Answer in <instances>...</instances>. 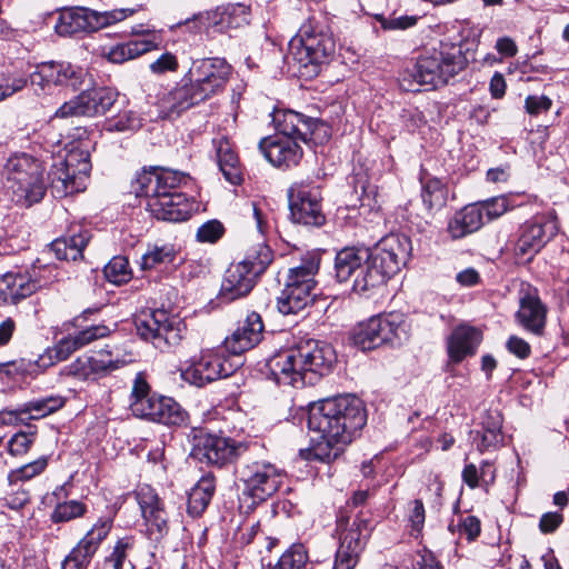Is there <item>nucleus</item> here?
<instances>
[{"instance_id": "obj_51", "label": "nucleus", "mask_w": 569, "mask_h": 569, "mask_svg": "<svg viewBox=\"0 0 569 569\" xmlns=\"http://www.w3.org/2000/svg\"><path fill=\"white\" fill-rule=\"evenodd\" d=\"M271 569H310L305 547L302 545H293Z\"/></svg>"}, {"instance_id": "obj_62", "label": "nucleus", "mask_w": 569, "mask_h": 569, "mask_svg": "<svg viewBox=\"0 0 569 569\" xmlns=\"http://www.w3.org/2000/svg\"><path fill=\"white\" fill-rule=\"evenodd\" d=\"M552 101L547 96H528L525 100V109L531 116H538L549 111Z\"/></svg>"}, {"instance_id": "obj_56", "label": "nucleus", "mask_w": 569, "mask_h": 569, "mask_svg": "<svg viewBox=\"0 0 569 569\" xmlns=\"http://www.w3.org/2000/svg\"><path fill=\"white\" fill-rule=\"evenodd\" d=\"M109 333H110V329L107 326L96 325V326L88 327L83 330H80V331L73 333L72 336H73L76 342L78 343L79 348L81 349L98 339L109 336Z\"/></svg>"}, {"instance_id": "obj_35", "label": "nucleus", "mask_w": 569, "mask_h": 569, "mask_svg": "<svg viewBox=\"0 0 569 569\" xmlns=\"http://www.w3.org/2000/svg\"><path fill=\"white\" fill-rule=\"evenodd\" d=\"M482 429L471 431L472 442L480 452L497 449L503 441L502 417L498 411H489L482 419Z\"/></svg>"}, {"instance_id": "obj_9", "label": "nucleus", "mask_w": 569, "mask_h": 569, "mask_svg": "<svg viewBox=\"0 0 569 569\" xmlns=\"http://www.w3.org/2000/svg\"><path fill=\"white\" fill-rule=\"evenodd\" d=\"M466 66L467 58L460 47L442 44L440 49L421 56L417 60L412 77L419 84L437 88L447 84Z\"/></svg>"}, {"instance_id": "obj_31", "label": "nucleus", "mask_w": 569, "mask_h": 569, "mask_svg": "<svg viewBox=\"0 0 569 569\" xmlns=\"http://www.w3.org/2000/svg\"><path fill=\"white\" fill-rule=\"evenodd\" d=\"M88 358L93 380L107 377L133 360L131 353L121 351L118 347L111 349L109 346L92 352Z\"/></svg>"}, {"instance_id": "obj_7", "label": "nucleus", "mask_w": 569, "mask_h": 569, "mask_svg": "<svg viewBox=\"0 0 569 569\" xmlns=\"http://www.w3.org/2000/svg\"><path fill=\"white\" fill-rule=\"evenodd\" d=\"M320 258L309 254L297 267L289 268L286 273L284 288L277 297V309L282 315H296L315 300L316 280Z\"/></svg>"}, {"instance_id": "obj_20", "label": "nucleus", "mask_w": 569, "mask_h": 569, "mask_svg": "<svg viewBox=\"0 0 569 569\" xmlns=\"http://www.w3.org/2000/svg\"><path fill=\"white\" fill-rule=\"evenodd\" d=\"M237 366L223 355L207 351L198 360L181 369V378L190 385L202 387L211 381L231 376Z\"/></svg>"}, {"instance_id": "obj_25", "label": "nucleus", "mask_w": 569, "mask_h": 569, "mask_svg": "<svg viewBox=\"0 0 569 569\" xmlns=\"http://www.w3.org/2000/svg\"><path fill=\"white\" fill-rule=\"evenodd\" d=\"M263 328L261 316L250 312L243 320L238 321L237 328L224 339L226 350L239 356L252 349L261 341Z\"/></svg>"}, {"instance_id": "obj_60", "label": "nucleus", "mask_w": 569, "mask_h": 569, "mask_svg": "<svg viewBox=\"0 0 569 569\" xmlns=\"http://www.w3.org/2000/svg\"><path fill=\"white\" fill-rule=\"evenodd\" d=\"M224 228L218 220H210L198 228L197 240L200 242H216L223 234Z\"/></svg>"}, {"instance_id": "obj_28", "label": "nucleus", "mask_w": 569, "mask_h": 569, "mask_svg": "<svg viewBox=\"0 0 569 569\" xmlns=\"http://www.w3.org/2000/svg\"><path fill=\"white\" fill-rule=\"evenodd\" d=\"M42 286L40 279L28 272H7L0 278V300L7 305H17Z\"/></svg>"}, {"instance_id": "obj_30", "label": "nucleus", "mask_w": 569, "mask_h": 569, "mask_svg": "<svg viewBox=\"0 0 569 569\" xmlns=\"http://www.w3.org/2000/svg\"><path fill=\"white\" fill-rule=\"evenodd\" d=\"M481 340V332L473 327L461 325L455 328L447 341L450 361L459 363L466 357L475 355Z\"/></svg>"}, {"instance_id": "obj_50", "label": "nucleus", "mask_w": 569, "mask_h": 569, "mask_svg": "<svg viewBox=\"0 0 569 569\" xmlns=\"http://www.w3.org/2000/svg\"><path fill=\"white\" fill-rule=\"evenodd\" d=\"M142 126V118L133 110H124L108 120L104 130L109 132L134 131Z\"/></svg>"}, {"instance_id": "obj_17", "label": "nucleus", "mask_w": 569, "mask_h": 569, "mask_svg": "<svg viewBox=\"0 0 569 569\" xmlns=\"http://www.w3.org/2000/svg\"><path fill=\"white\" fill-rule=\"evenodd\" d=\"M273 122L278 130L277 136L297 138L305 143H323L330 137L326 123L292 110L276 111Z\"/></svg>"}, {"instance_id": "obj_3", "label": "nucleus", "mask_w": 569, "mask_h": 569, "mask_svg": "<svg viewBox=\"0 0 569 569\" xmlns=\"http://www.w3.org/2000/svg\"><path fill=\"white\" fill-rule=\"evenodd\" d=\"M410 251V240L406 236L391 233L385 237L349 282L351 290L362 296L372 295L406 264Z\"/></svg>"}, {"instance_id": "obj_6", "label": "nucleus", "mask_w": 569, "mask_h": 569, "mask_svg": "<svg viewBox=\"0 0 569 569\" xmlns=\"http://www.w3.org/2000/svg\"><path fill=\"white\" fill-rule=\"evenodd\" d=\"M43 171L42 163L28 154L11 157L4 166L3 188L13 202L29 207L46 193Z\"/></svg>"}, {"instance_id": "obj_2", "label": "nucleus", "mask_w": 569, "mask_h": 569, "mask_svg": "<svg viewBox=\"0 0 569 569\" xmlns=\"http://www.w3.org/2000/svg\"><path fill=\"white\" fill-rule=\"evenodd\" d=\"M336 360V352L330 345L308 340L273 356L268 367L278 385L297 388L313 385L319 377L331 371Z\"/></svg>"}, {"instance_id": "obj_22", "label": "nucleus", "mask_w": 569, "mask_h": 569, "mask_svg": "<svg viewBox=\"0 0 569 569\" xmlns=\"http://www.w3.org/2000/svg\"><path fill=\"white\" fill-rule=\"evenodd\" d=\"M137 499L144 519L148 537L151 540L159 541L169 531L168 515L161 499L148 486L139 489Z\"/></svg>"}, {"instance_id": "obj_59", "label": "nucleus", "mask_w": 569, "mask_h": 569, "mask_svg": "<svg viewBox=\"0 0 569 569\" xmlns=\"http://www.w3.org/2000/svg\"><path fill=\"white\" fill-rule=\"evenodd\" d=\"M11 491L3 498L6 505L13 510H18L26 506L30 500L29 491L19 485V481L11 483L9 481Z\"/></svg>"}, {"instance_id": "obj_45", "label": "nucleus", "mask_w": 569, "mask_h": 569, "mask_svg": "<svg viewBox=\"0 0 569 569\" xmlns=\"http://www.w3.org/2000/svg\"><path fill=\"white\" fill-rule=\"evenodd\" d=\"M174 257L176 251L170 244L149 247L141 257L140 268L144 271L157 269L171 263Z\"/></svg>"}, {"instance_id": "obj_57", "label": "nucleus", "mask_w": 569, "mask_h": 569, "mask_svg": "<svg viewBox=\"0 0 569 569\" xmlns=\"http://www.w3.org/2000/svg\"><path fill=\"white\" fill-rule=\"evenodd\" d=\"M482 209V218L486 216L488 220L501 217L509 209L508 200L505 197H496L477 203Z\"/></svg>"}, {"instance_id": "obj_24", "label": "nucleus", "mask_w": 569, "mask_h": 569, "mask_svg": "<svg viewBox=\"0 0 569 569\" xmlns=\"http://www.w3.org/2000/svg\"><path fill=\"white\" fill-rule=\"evenodd\" d=\"M259 149L266 159L278 168L288 169L297 166L302 158V149L297 138L276 136L263 138L259 142Z\"/></svg>"}, {"instance_id": "obj_1", "label": "nucleus", "mask_w": 569, "mask_h": 569, "mask_svg": "<svg viewBox=\"0 0 569 569\" xmlns=\"http://www.w3.org/2000/svg\"><path fill=\"white\" fill-rule=\"evenodd\" d=\"M367 422L362 401L351 395L323 399L311 406L308 428L313 438V456L322 462L336 460Z\"/></svg>"}, {"instance_id": "obj_23", "label": "nucleus", "mask_w": 569, "mask_h": 569, "mask_svg": "<svg viewBox=\"0 0 569 569\" xmlns=\"http://www.w3.org/2000/svg\"><path fill=\"white\" fill-rule=\"evenodd\" d=\"M556 233L557 226L550 220L525 223L515 247V254L518 258L532 259Z\"/></svg>"}, {"instance_id": "obj_39", "label": "nucleus", "mask_w": 569, "mask_h": 569, "mask_svg": "<svg viewBox=\"0 0 569 569\" xmlns=\"http://www.w3.org/2000/svg\"><path fill=\"white\" fill-rule=\"evenodd\" d=\"M87 230L69 237H61L50 243L49 251L53 252L58 260L76 261L82 258V251L89 241Z\"/></svg>"}, {"instance_id": "obj_12", "label": "nucleus", "mask_w": 569, "mask_h": 569, "mask_svg": "<svg viewBox=\"0 0 569 569\" xmlns=\"http://www.w3.org/2000/svg\"><path fill=\"white\" fill-rule=\"evenodd\" d=\"M257 442L236 441L228 437L212 433H201L196 437L192 456L201 462L222 467L244 456L260 451Z\"/></svg>"}, {"instance_id": "obj_46", "label": "nucleus", "mask_w": 569, "mask_h": 569, "mask_svg": "<svg viewBox=\"0 0 569 569\" xmlns=\"http://www.w3.org/2000/svg\"><path fill=\"white\" fill-rule=\"evenodd\" d=\"M64 398L61 396H49L23 403L28 409V419H41L56 412L64 406Z\"/></svg>"}, {"instance_id": "obj_41", "label": "nucleus", "mask_w": 569, "mask_h": 569, "mask_svg": "<svg viewBox=\"0 0 569 569\" xmlns=\"http://www.w3.org/2000/svg\"><path fill=\"white\" fill-rule=\"evenodd\" d=\"M216 490L213 476L206 475L194 485L188 496V513L199 517L207 509Z\"/></svg>"}, {"instance_id": "obj_61", "label": "nucleus", "mask_w": 569, "mask_h": 569, "mask_svg": "<svg viewBox=\"0 0 569 569\" xmlns=\"http://www.w3.org/2000/svg\"><path fill=\"white\" fill-rule=\"evenodd\" d=\"M27 83L28 79L20 74L2 73L0 77V86L7 98L21 91Z\"/></svg>"}, {"instance_id": "obj_40", "label": "nucleus", "mask_w": 569, "mask_h": 569, "mask_svg": "<svg viewBox=\"0 0 569 569\" xmlns=\"http://www.w3.org/2000/svg\"><path fill=\"white\" fill-rule=\"evenodd\" d=\"M52 495L58 500L50 516L53 523L69 522L81 518L87 512V506L79 500L60 501L68 497L67 483L56 488Z\"/></svg>"}, {"instance_id": "obj_43", "label": "nucleus", "mask_w": 569, "mask_h": 569, "mask_svg": "<svg viewBox=\"0 0 569 569\" xmlns=\"http://www.w3.org/2000/svg\"><path fill=\"white\" fill-rule=\"evenodd\" d=\"M72 335L61 338L54 346L49 347L39 356L37 365L40 368H48L58 362L67 360L73 352L79 350Z\"/></svg>"}, {"instance_id": "obj_27", "label": "nucleus", "mask_w": 569, "mask_h": 569, "mask_svg": "<svg viewBox=\"0 0 569 569\" xmlns=\"http://www.w3.org/2000/svg\"><path fill=\"white\" fill-rule=\"evenodd\" d=\"M518 323L535 336H542L546 328L547 307L536 290L521 291L519 309L516 313Z\"/></svg>"}, {"instance_id": "obj_4", "label": "nucleus", "mask_w": 569, "mask_h": 569, "mask_svg": "<svg viewBox=\"0 0 569 569\" xmlns=\"http://www.w3.org/2000/svg\"><path fill=\"white\" fill-rule=\"evenodd\" d=\"M231 67L221 58L197 59L182 84L171 92V110L180 113L219 92L227 83Z\"/></svg>"}, {"instance_id": "obj_34", "label": "nucleus", "mask_w": 569, "mask_h": 569, "mask_svg": "<svg viewBox=\"0 0 569 569\" xmlns=\"http://www.w3.org/2000/svg\"><path fill=\"white\" fill-rule=\"evenodd\" d=\"M483 226L482 209L477 203L457 211L448 222L447 231L451 239L465 238Z\"/></svg>"}, {"instance_id": "obj_18", "label": "nucleus", "mask_w": 569, "mask_h": 569, "mask_svg": "<svg viewBox=\"0 0 569 569\" xmlns=\"http://www.w3.org/2000/svg\"><path fill=\"white\" fill-rule=\"evenodd\" d=\"M190 177L181 171L162 167H151L139 172L132 182V189L138 197H152L179 192L178 188L186 186Z\"/></svg>"}, {"instance_id": "obj_48", "label": "nucleus", "mask_w": 569, "mask_h": 569, "mask_svg": "<svg viewBox=\"0 0 569 569\" xmlns=\"http://www.w3.org/2000/svg\"><path fill=\"white\" fill-rule=\"evenodd\" d=\"M353 342L362 350H371L382 346V340L376 329L373 317L362 322L353 332Z\"/></svg>"}, {"instance_id": "obj_36", "label": "nucleus", "mask_w": 569, "mask_h": 569, "mask_svg": "<svg viewBox=\"0 0 569 569\" xmlns=\"http://www.w3.org/2000/svg\"><path fill=\"white\" fill-rule=\"evenodd\" d=\"M160 396L150 392V386L141 373L134 378L130 409L136 417L150 420Z\"/></svg>"}, {"instance_id": "obj_21", "label": "nucleus", "mask_w": 569, "mask_h": 569, "mask_svg": "<svg viewBox=\"0 0 569 569\" xmlns=\"http://www.w3.org/2000/svg\"><path fill=\"white\" fill-rule=\"evenodd\" d=\"M116 98L117 93L110 88H93L90 90H83L74 99L64 102L56 111V117H92L97 114H103L113 106Z\"/></svg>"}, {"instance_id": "obj_44", "label": "nucleus", "mask_w": 569, "mask_h": 569, "mask_svg": "<svg viewBox=\"0 0 569 569\" xmlns=\"http://www.w3.org/2000/svg\"><path fill=\"white\" fill-rule=\"evenodd\" d=\"M448 190L441 180L431 178L423 182L421 198L429 211L440 210L447 203Z\"/></svg>"}, {"instance_id": "obj_33", "label": "nucleus", "mask_w": 569, "mask_h": 569, "mask_svg": "<svg viewBox=\"0 0 569 569\" xmlns=\"http://www.w3.org/2000/svg\"><path fill=\"white\" fill-rule=\"evenodd\" d=\"M219 168L228 182L238 186L243 180L242 169L238 154L229 139L224 136L217 137L212 140Z\"/></svg>"}, {"instance_id": "obj_32", "label": "nucleus", "mask_w": 569, "mask_h": 569, "mask_svg": "<svg viewBox=\"0 0 569 569\" xmlns=\"http://www.w3.org/2000/svg\"><path fill=\"white\" fill-rule=\"evenodd\" d=\"M371 251L367 247H346L338 251L335 259L337 280L349 283L362 263L371 257Z\"/></svg>"}, {"instance_id": "obj_10", "label": "nucleus", "mask_w": 569, "mask_h": 569, "mask_svg": "<svg viewBox=\"0 0 569 569\" xmlns=\"http://www.w3.org/2000/svg\"><path fill=\"white\" fill-rule=\"evenodd\" d=\"M90 170V156L86 149L72 148L63 157H57L48 174L52 192L61 198L83 191Z\"/></svg>"}, {"instance_id": "obj_54", "label": "nucleus", "mask_w": 569, "mask_h": 569, "mask_svg": "<svg viewBox=\"0 0 569 569\" xmlns=\"http://www.w3.org/2000/svg\"><path fill=\"white\" fill-rule=\"evenodd\" d=\"M88 356L78 357L70 365L64 366L60 375L66 377H72L79 380H93V373L91 372V366L89 363Z\"/></svg>"}, {"instance_id": "obj_63", "label": "nucleus", "mask_w": 569, "mask_h": 569, "mask_svg": "<svg viewBox=\"0 0 569 569\" xmlns=\"http://www.w3.org/2000/svg\"><path fill=\"white\" fill-rule=\"evenodd\" d=\"M457 527L459 533L466 536L469 541L475 540L481 531L480 520L476 516L462 518Z\"/></svg>"}, {"instance_id": "obj_47", "label": "nucleus", "mask_w": 569, "mask_h": 569, "mask_svg": "<svg viewBox=\"0 0 569 569\" xmlns=\"http://www.w3.org/2000/svg\"><path fill=\"white\" fill-rule=\"evenodd\" d=\"M112 528V519L99 518L92 528L78 542L82 548L94 555L101 542L108 537Z\"/></svg>"}, {"instance_id": "obj_49", "label": "nucleus", "mask_w": 569, "mask_h": 569, "mask_svg": "<svg viewBox=\"0 0 569 569\" xmlns=\"http://www.w3.org/2000/svg\"><path fill=\"white\" fill-rule=\"evenodd\" d=\"M103 273L107 280L114 284L126 283L132 277V272L129 267V261L126 257L122 256L113 257L106 264Z\"/></svg>"}, {"instance_id": "obj_16", "label": "nucleus", "mask_w": 569, "mask_h": 569, "mask_svg": "<svg viewBox=\"0 0 569 569\" xmlns=\"http://www.w3.org/2000/svg\"><path fill=\"white\" fill-rule=\"evenodd\" d=\"M339 547L336 551L332 569H355L365 549L369 536L368 521L357 517H340L337 522Z\"/></svg>"}, {"instance_id": "obj_64", "label": "nucleus", "mask_w": 569, "mask_h": 569, "mask_svg": "<svg viewBox=\"0 0 569 569\" xmlns=\"http://www.w3.org/2000/svg\"><path fill=\"white\" fill-rule=\"evenodd\" d=\"M178 66L177 57L171 52H164L150 64V70L154 74H162L167 71H176Z\"/></svg>"}, {"instance_id": "obj_8", "label": "nucleus", "mask_w": 569, "mask_h": 569, "mask_svg": "<svg viewBox=\"0 0 569 569\" xmlns=\"http://www.w3.org/2000/svg\"><path fill=\"white\" fill-rule=\"evenodd\" d=\"M271 260L270 248L264 242H259L256 248L248 251L242 261L227 269L220 288V298L233 301L247 296Z\"/></svg>"}, {"instance_id": "obj_15", "label": "nucleus", "mask_w": 569, "mask_h": 569, "mask_svg": "<svg viewBox=\"0 0 569 569\" xmlns=\"http://www.w3.org/2000/svg\"><path fill=\"white\" fill-rule=\"evenodd\" d=\"M88 73L80 67L64 61H48L36 66L29 76L30 86L38 96L50 94L56 87L81 89Z\"/></svg>"}, {"instance_id": "obj_19", "label": "nucleus", "mask_w": 569, "mask_h": 569, "mask_svg": "<svg viewBox=\"0 0 569 569\" xmlns=\"http://www.w3.org/2000/svg\"><path fill=\"white\" fill-rule=\"evenodd\" d=\"M288 198L295 223L310 227H320L325 223L319 187L296 183L288 190Z\"/></svg>"}, {"instance_id": "obj_13", "label": "nucleus", "mask_w": 569, "mask_h": 569, "mask_svg": "<svg viewBox=\"0 0 569 569\" xmlns=\"http://www.w3.org/2000/svg\"><path fill=\"white\" fill-rule=\"evenodd\" d=\"M134 322L137 333L160 351L178 346L186 332V325L180 319L170 317L164 310L143 313Z\"/></svg>"}, {"instance_id": "obj_53", "label": "nucleus", "mask_w": 569, "mask_h": 569, "mask_svg": "<svg viewBox=\"0 0 569 569\" xmlns=\"http://www.w3.org/2000/svg\"><path fill=\"white\" fill-rule=\"evenodd\" d=\"M47 466L48 459L46 457H40L39 459L11 471L8 479L11 483L16 481L30 480L44 471Z\"/></svg>"}, {"instance_id": "obj_14", "label": "nucleus", "mask_w": 569, "mask_h": 569, "mask_svg": "<svg viewBox=\"0 0 569 569\" xmlns=\"http://www.w3.org/2000/svg\"><path fill=\"white\" fill-rule=\"evenodd\" d=\"M132 10L114 9L99 12L87 8L64 10L56 22L54 30L63 37L74 36L80 32H93L112 23L124 20Z\"/></svg>"}, {"instance_id": "obj_29", "label": "nucleus", "mask_w": 569, "mask_h": 569, "mask_svg": "<svg viewBox=\"0 0 569 569\" xmlns=\"http://www.w3.org/2000/svg\"><path fill=\"white\" fill-rule=\"evenodd\" d=\"M250 8L243 3H229L227 6L218 7L213 11L194 14L192 20L197 21L207 18L213 27H217L219 31L227 29L240 28L249 23Z\"/></svg>"}, {"instance_id": "obj_52", "label": "nucleus", "mask_w": 569, "mask_h": 569, "mask_svg": "<svg viewBox=\"0 0 569 569\" xmlns=\"http://www.w3.org/2000/svg\"><path fill=\"white\" fill-rule=\"evenodd\" d=\"M134 547L133 537H123L117 540L113 546L112 552L106 558V565L110 566L111 569H123L124 562L129 556V552Z\"/></svg>"}, {"instance_id": "obj_58", "label": "nucleus", "mask_w": 569, "mask_h": 569, "mask_svg": "<svg viewBox=\"0 0 569 569\" xmlns=\"http://www.w3.org/2000/svg\"><path fill=\"white\" fill-rule=\"evenodd\" d=\"M34 435L27 432H18L11 437L8 441V451L13 457H20L26 455L31 445L33 443Z\"/></svg>"}, {"instance_id": "obj_11", "label": "nucleus", "mask_w": 569, "mask_h": 569, "mask_svg": "<svg viewBox=\"0 0 569 569\" xmlns=\"http://www.w3.org/2000/svg\"><path fill=\"white\" fill-rule=\"evenodd\" d=\"M257 453L244 456L243 463L238 469L242 492L253 499V502L267 500L276 493L283 480L282 471L266 460L256 459Z\"/></svg>"}, {"instance_id": "obj_42", "label": "nucleus", "mask_w": 569, "mask_h": 569, "mask_svg": "<svg viewBox=\"0 0 569 569\" xmlns=\"http://www.w3.org/2000/svg\"><path fill=\"white\" fill-rule=\"evenodd\" d=\"M188 413L172 398L160 396L150 421L168 425L183 426L187 423Z\"/></svg>"}, {"instance_id": "obj_55", "label": "nucleus", "mask_w": 569, "mask_h": 569, "mask_svg": "<svg viewBox=\"0 0 569 569\" xmlns=\"http://www.w3.org/2000/svg\"><path fill=\"white\" fill-rule=\"evenodd\" d=\"M93 556L77 543L63 560L61 569H87Z\"/></svg>"}, {"instance_id": "obj_26", "label": "nucleus", "mask_w": 569, "mask_h": 569, "mask_svg": "<svg viewBox=\"0 0 569 569\" xmlns=\"http://www.w3.org/2000/svg\"><path fill=\"white\" fill-rule=\"evenodd\" d=\"M148 210L157 218L171 222L186 221L193 211L192 202L179 191L147 200Z\"/></svg>"}, {"instance_id": "obj_5", "label": "nucleus", "mask_w": 569, "mask_h": 569, "mask_svg": "<svg viewBox=\"0 0 569 569\" xmlns=\"http://www.w3.org/2000/svg\"><path fill=\"white\" fill-rule=\"evenodd\" d=\"M336 50L332 36L313 18L308 19L290 41V52L302 76L312 78L328 63Z\"/></svg>"}, {"instance_id": "obj_38", "label": "nucleus", "mask_w": 569, "mask_h": 569, "mask_svg": "<svg viewBox=\"0 0 569 569\" xmlns=\"http://www.w3.org/2000/svg\"><path fill=\"white\" fill-rule=\"evenodd\" d=\"M159 48L154 39L130 40L104 49L103 56L113 63H122Z\"/></svg>"}, {"instance_id": "obj_37", "label": "nucleus", "mask_w": 569, "mask_h": 569, "mask_svg": "<svg viewBox=\"0 0 569 569\" xmlns=\"http://www.w3.org/2000/svg\"><path fill=\"white\" fill-rule=\"evenodd\" d=\"M376 329L383 343L401 345L408 338L407 325L400 313L379 315L373 317Z\"/></svg>"}]
</instances>
